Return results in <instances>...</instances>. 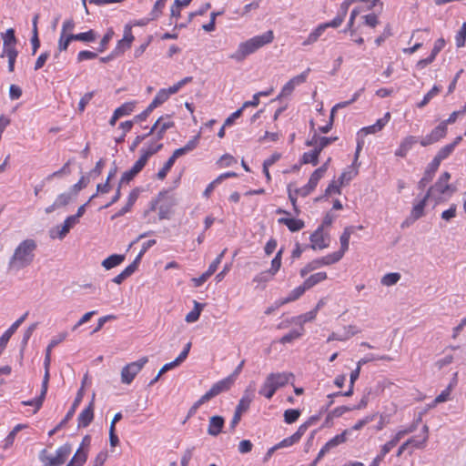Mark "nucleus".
Wrapping results in <instances>:
<instances>
[{
	"instance_id": "nucleus-18",
	"label": "nucleus",
	"mask_w": 466,
	"mask_h": 466,
	"mask_svg": "<svg viewBox=\"0 0 466 466\" xmlns=\"http://www.w3.org/2000/svg\"><path fill=\"white\" fill-rule=\"evenodd\" d=\"M418 143V138L414 136H408L404 137L399 148L395 151V156L400 157H405L408 152L412 148V147Z\"/></svg>"
},
{
	"instance_id": "nucleus-40",
	"label": "nucleus",
	"mask_w": 466,
	"mask_h": 466,
	"mask_svg": "<svg viewBox=\"0 0 466 466\" xmlns=\"http://www.w3.org/2000/svg\"><path fill=\"white\" fill-rule=\"evenodd\" d=\"M135 108V103L133 102H127L121 105L119 107H117L114 113L116 114V116H118V117H122L125 116H127L131 114V112Z\"/></svg>"
},
{
	"instance_id": "nucleus-57",
	"label": "nucleus",
	"mask_w": 466,
	"mask_h": 466,
	"mask_svg": "<svg viewBox=\"0 0 466 466\" xmlns=\"http://www.w3.org/2000/svg\"><path fill=\"white\" fill-rule=\"evenodd\" d=\"M316 153L317 152H313V151L305 152L302 157V162L304 164L310 163L313 166H317L319 163V157L316 155Z\"/></svg>"
},
{
	"instance_id": "nucleus-12",
	"label": "nucleus",
	"mask_w": 466,
	"mask_h": 466,
	"mask_svg": "<svg viewBox=\"0 0 466 466\" xmlns=\"http://www.w3.org/2000/svg\"><path fill=\"white\" fill-rule=\"evenodd\" d=\"M76 198V197H74L71 191L67 193H62L57 196L53 204L46 208L45 211L46 214L52 213L57 208L67 206Z\"/></svg>"
},
{
	"instance_id": "nucleus-25",
	"label": "nucleus",
	"mask_w": 466,
	"mask_h": 466,
	"mask_svg": "<svg viewBox=\"0 0 466 466\" xmlns=\"http://www.w3.org/2000/svg\"><path fill=\"white\" fill-rule=\"evenodd\" d=\"M430 197V194L426 193L423 198L413 207L410 214L413 221L419 219L424 215V208Z\"/></svg>"
},
{
	"instance_id": "nucleus-47",
	"label": "nucleus",
	"mask_w": 466,
	"mask_h": 466,
	"mask_svg": "<svg viewBox=\"0 0 466 466\" xmlns=\"http://www.w3.org/2000/svg\"><path fill=\"white\" fill-rule=\"evenodd\" d=\"M89 183V178L82 176L77 183L72 186L70 191L73 193L74 197H76L78 192L85 188Z\"/></svg>"
},
{
	"instance_id": "nucleus-8",
	"label": "nucleus",
	"mask_w": 466,
	"mask_h": 466,
	"mask_svg": "<svg viewBox=\"0 0 466 466\" xmlns=\"http://www.w3.org/2000/svg\"><path fill=\"white\" fill-rule=\"evenodd\" d=\"M82 397H83V390H82V389H80L76 394V397L71 408L67 411V414H66L65 418L56 426V428H54L52 431H49V433H48L49 436L54 435L57 431H59L60 429L65 427V425L68 422V420H70L73 418L77 406L79 405L80 401L82 400Z\"/></svg>"
},
{
	"instance_id": "nucleus-1",
	"label": "nucleus",
	"mask_w": 466,
	"mask_h": 466,
	"mask_svg": "<svg viewBox=\"0 0 466 466\" xmlns=\"http://www.w3.org/2000/svg\"><path fill=\"white\" fill-rule=\"evenodd\" d=\"M37 242L34 238H25L14 249L8 259L7 270L18 272L29 267L35 260Z\"/></svg>"
},
{
	"instance_id": "nucleus-41",
	"label": "nucleus",
	"mask_w": 466,
	"mask_h": 466,
	"mask_svg": "<svg viewBox=\"0 0 466 466\" xmlns=\"http://www.w3.org/2000/svg\"><path fill=\"white\" fill-rule=\"evenodd\" d=\"M18 52L16 49H8L6 51H3L1 56L4 57L5 56L8 58V71L14 72L15 70V59L17 57Z\"/></svg>"
},
{
	"instance_id": "nucleus-34",
	"label": "nucleus",
	"mask_w": 466,
	"mask_h": 466,
	"mask_svg": "<svg viewBox=\"0 0 466 466\" xmlns=\"http://www.w3.org/2000/svg\"><path fill=\"white\" fill-rule=\"evenodd\" d=\"M394 442H390V441L386 442L380 451V453L377 455V457L372 461L370 466H379L380 462L383 460L386 454H388L392 448H394Z\"/></svg>"
},
{
	"instance_id": "nucleus-63",
	"label": "nucleus",
	"mask_w": 466,
	"mask_h": 466,
	"mask_svg": "<svg viewBox=\"0 0 466 466\" xmlns=\"http://www.w3.org/2000/svg\"><path fill=\"white\" fill-rule=\"evenodd\" d=\"M95 95L94 91L86 93L80 99L78 104V110L83 112L86 106V105L90 102Z\"/></svg>"
},
{
	"instance_id": "nucleus-21",
	"label": "nucleus",
	"mask_w": 466,
	"mask_h": 466,
	"mask_svg": "<svg viewBox=\"0 0 466 466\" xmlns=\"http://www.w3.org/2000/svg\"><path fill=\"white\" fill-rule=\"evenodd\" d=\"M278 222L287 226L291 232H298L305 227L303 220L294 218H280L278 219Z\"/></svg>"
},
{
	"instance_id": "nucleus-39",
	"label": "nucleus",
	"mask_w": 466,
	"mask_h": 466,
	"mask_svg": "<svg viewBox=\"0 0 466 466\" xmlns=\"http://www.w3.org/2000/svg\"><path fill=\"white\" fill-rule=\"evenodd\" d=\"M276 391L277 390L273 387V385L267 379H265V381L260 387L258 393L269 400L274 396Z\"/></svg>"
},
{
	"instance_id": "nucleus-44",
	"label": "nucleus",
	"mask_w": 466,
	"mask_h": 466,
	"mask_svg": "<svg viewBox=\"0 0 466 466\" xmlns=\"http://www.w3.org/2000/svg\"><path fill=\"white\" fill-rule=\"evenodd\" d=\"M400 279V274L397 272L387 273L381 279V284L385 286H392Z\"/></svg>"
},
{
	"instance_id": "nucleus-27",
	"label": "nucleus",
	"mask_w": 466,
	"mask_h": 466,
	"mask_svg": "<svg viewBox=\"0 0 466 466\" xmlns=\"http://www.w3.org/2000/svg\"><path fill=\"white\" fill-rule=\"evenodd\" d=\"M72 451V447L69 443L60 446L56 451V459L59 461V466L65 463Z\"/></svg>"
},
{
	"instance_id": "nucleus-37",
	"label": "nucleus",
	"mask_w": 466,
	"mask_h": 466,
	"mask_svg": "<svg viewBox=\"0 0 466 466\" xmlns=\"http://www.w3.org/2000/svg\"><path fill=\"white\" fill-rule=\"evenodd\" d=\"M350 433V430H345L340 434L336 435L326 443L328 444V446L333 449L339 446V444L344 443L347 441V437Z\"/></svg>"
},
{
	"instance_id": "nucleus-16",
	"label": "nucleus",
	"mask_w": 466,
	"mask_h": 466,
	"mask_svg": "<svg viewBox=\"0 0 466 466\" xmlns=\"http://www.w3.org/2000/svg\"><path fill=\"white\" fill-rule=\"evenodd\" d=\"M28 315V312H25L24 315H22L18 319H16L11 327L5 331V333L0 337V349L3 350L6 347L10 338L12 335L16 331V329L19 328V326L25 320L26 317Z\"/></svg>"
},
{
	"instance_id": "nucleus-36",
	"label": "nucleus",
	"mask_w": 466,
	"mask_h": 466,
	"mask_svg": "<svg viewBox=\"0 0 466 466\" xmlns=\"http://www.w3.org/2000/svg\"><path fill=\"white\" fill-rule=\"evenodd\" d=\"M74 41H82V42H93L96 38V35L94 30L90 29L87 32L79 33V34H72V37Z\"/></svg>"
},
{
	"instance_id": "nucleus-56",
	"label": "nucleus",
	"mask_w": 466,
	"mask_h": 466,
	"mask_svg": "<svg viewBox=\"0 0 466 466\" xmlns=\"http://www.w3.org/2000/svg\"><path fill=\"white\" fill-rule=\"evenodd\" d=\"M227 251V248H225L214 260L213 262L209 265L208 270L206 271L208 274H209L210 276L213 275L218 265L220 264L225 253Z\"/></svg>"
},
{
	"instance_id": "nucleus-26",
	"label": "nucleus",
	"mask_w": 466,
	"mask_h": 466,
	"mask_svg": "<svg viewBox=\"0 0 466 466\" xmlns=\"http://www.w3.org/2000/svg\"><path fill=\"white\" fill-rule=\"evenodd\" d=\"M87 460V451H82V448H78L66 466H83Z\"/></svg>"
},
{
	"instance_id": "nucleus-31",
	"label": "nucleus",
	"mask_w": 466,
	"mask_h": 466,
	"mask_svg": "<svg viewBox=\"0 0 466 466\" xmlns=\"http://www.w3.org/2000/svg\"><path fill=\"white\" fill-rule=\"evenodd\" d=\"M39 460L44 466H59V461H56V456L49 454L46 449L39 452Z\"/></svg>"
},
{
	"instance_id": "nucleus-13",
	"label": "nucleus",
	"mask_w": 466,
	"mask_h": 466,
	"mask_svg": "<svg viewBox=\"0 0 466 466\" xmlns=\"http://www.w3.org/2000/svg\"><path fill=\"white\" fill-rule=\"evenodd\" d=\"M462 140V137L459 136L457 137L454 141L452 143H450L444 147H442L439 151L438 153L436 154V156L434 157V158L432 159V161L436 164H438L439 166L441 165V162L444 159H446L452 152L453 150L455 149L456 146Z\"/></svg>"
},
{
	"instance_id": "nucleus-30",
	"label": "nucleus",
	"mask_w": 466,
	"mask_h": 466,
	"mask_svg": "<svg viewBox=\"0 0 466 466\" xmlns=\"http://www.w3.org/2000/svg\"><path fill=\"white\" fill-rule=\"evenodd\" d=\"M326 279H327L326 272H318V273L312 274L308 279H306L305 281L303 282V284L305 285V287L308 289H309L312 287H314L315 285H317L318 283L325 280Z\"/></svg>"
},
{
	"instance_id": "nucleus-3",
	"label": "nucleus",
	"mask_w": 466,
	"mask_h": 466,
	"mask_svg": "<svg viewBox=\"0 0 466 466\" xmlns=\"http://www.w3.org/2000/svg\"><path fill=\"white\" fill-rule=\"evenodd\" d=\"M147 361V357H142L138 360L124 366L121 370V382L124 384H130Z\"/></svg>"
},
{
	"instance_id": "nucleus-24",
	"label": "nucleus",
	"mask_w": 466,
	"mask_h": 466,
	"mask_svg": "<svg viewBox=\"0 0 466 466\" xmlns=\"http://www.w3.org/2000/svg\"><path fill=\"white\" fill-rule=\"evenodd\" d=\"M126 258V256L125 255H121V254H113V255H110L109 257H107L106 258H105L101 265L106 268V269H111L118 265H120Z\"/></svg>"
},
{
	"instance_id": "nucleus-52",
	"label": "nucleus",
	"mask_w": 466,
	"mask_h": 466,
	"mask_svg": "<svg viewBox=\"0 0 466 466\" xmlns=\"http://www.w3.org/2000/svg\"><path fill=\"white\" fill-rule=\"evenodd\" d=\"M350 235H351L350 228H346L344 229L343 233L341 234L340 238H339V240H340V249L345 251V252L349 249V242H350Z\"/></svg>"
},
{
	"instance_id": "nucleus-53",
	"label": "nucleus",
	"mask_w": 466,
	"mask_h": 466,
	"mask_svg": "<svg viewBox=\"0 0 466 466\" xmlns=\"http://www.w3.org/2000/svg\"><path fill=\"white\" fill-rule=\"evenodd\" d=\"M174 163L175 161L173 160V158L169 157L164 164L163 167L157 172V177L160 180H163L167 177L168 171L173 167Z\"/></svg>"
},
{
	"instance_id": "nucleus-22",
	"label": "nucleus",
	"mask_w": 466,
	"mask_h": 466,
	"mask_svg": "<svg viewBox=\"0 0 466 466\" xmlns=\"http://www.w3.org/2000/svg\"><path fill=\"white\" fill-rule=\"evenodd\" d=\"M234 382L232 381L231 378H225L218 382H216L210 389L209 392L213 397H216L217 395L220 394L223 391H227L230 389Z\"/></svg>"
},
{
	"instance_id": "nucleus-59",
	"label": "nucleus",
	"mask_w": 466,
	"mask_h": 466,
	"mask_svg": "<svg viewBox=\"0 0 466 466\" xmlns=\"http://www.w3.org/2000/svg\"><path fill=\"white\" fill-rule=\"evenodd\" d=\"M359 14H360V9L358 7L354 8L351 11L350 19H349V22L347 25V28L344 30V32L350 31V35H353V34L355 33V30L353 29V25H354V21H355L356 17L359 15Z\"/></svg>"
},
{
	"instance_id": "nucleus-17",
	"label": "nucleus",
	"mask_w": 466,
	"mask_h": 466,
	"mask_svg": "<svg viewBox=\"0 0 466 466\" xmlns=\"http://www.w3.org/2000/svg\"><path fill=\"white\" fill-rule=\"evenodd\" d=\"M290 378H293L292 373L277 372L268 374L266 379L273 385L276 390H278L281 387H284L289 382Z\"/></svg>"
},
{
	"instance_id": "nucleus-38",
	"label": "nucleus",
	"mask_w": 466,
	"mask_h": 466,
	"mask_svg": "<svg viewBox=\"0 0 466 466\" xmlns=\"http://www.w3.org/2000/svg\"><path fill=\"white\" fill-rule=\"evenodd\" d=\"M441 90L439 86H433V87L424 96L423 99L417 104L419 108H422L429 104V102L436 96Z\"/></svg>"
},
{
	"instance_id": "nucleus-7",
	"label": "nucleus",
	"mask_w": 466,
	"mask_h": 466,
	"mask_svg": "<svg viewBox=\"0 0 466 466\" xmlns=\"http://www.w3.org/2000/svg\"><path fill=\"white\" fill-rule=\"evenodd\" d=\"M326 238L329 239V236L323 233V226H319L309 237L311 244L309 246L312 249H324L329 247V243L326 242Z\"/></svg>"
},
{
	"instance_id": "nucleus-62",
	"label": "nucleus",
	"mask_w": 466,
	"mask_h": 466,
	"mask_svg": "<svg viewBox=\"0 0 466 466\" xmlns=\"http://www.w3.org/2000/svg\"><path fill=\"white\" fill-rule=\"evenodd\" d=\"M274 276L271 273H269L268 270H266V271H262L259 274H258L257 276H255V278L253 279V281L257 282L258 284H260V283L266 284Z\"/></svg>"
},
{
	"instance_id": "nucleus-29",
	"label": "nucleus",
	"mask_w": 466,
	"mask_h": 466,
	"mask_svg": "<svg viewBox=\"0 0 466 466\" xmlns=\"http://www.w3.org/2000/svg\"><path fill=\"white\" fill-rule=\"evenodd\" d=\"M308 289L305 287L304 284L295 288L293 290H291V292L289 294V296L287 298H285L284 299H282L280 301V305H284L286 303H289V302H291V301H294L296 299H298L299 298H300L304 292L307 290Z\"/></svg>"
},
{
	"instance_id": "nucleus-11",
	"label": "nucleus",
	"mask_w": 466,
	"mask_h": 466,
	"mask_svg": "<svg viewBox=\"0 0 466 466\" xmlns=\"http://www.w3.org/2000/svg\"><path fill=\"white\" fill-rule=\"evenodd\" d=\"M147 162L141 157L136 161L134 166L127 171H125L119 180L120 185L127 184L144 168Z\"/></svg>"
},
{
	"instance_id": "nucleus-35",
	"label": "nucleus",
	"mask_w": 466,
	"mask_h": 466,
	"mask_svg": "<svg viewBox=\"0 0 466 466\" xmlns=\"http://www.w3.org/2000/svg\"><path fill=\"white\" fill-rule=\"evenodd\" d=\"M303 327H300L299 329H292L279 339V342L281 344L290 343L294 339H297L302 336L303 333Z\"/></svg>"
},
{
	"instance_id": "nucleus-50",
	"label": "nucleus",
	"mask_w": 466,
	"mask_h": 466,
	"mask_svg": "<svg viewBox=\"0 0 466 466\" xmlns=\"http://www.w3.org/2000/svg\"><path fill=\"white\" fill-rule=\"evenodd\" d=\"M320 267H321V265L319 263V258L314 259V260L309 262L304 268H302L300 269V276L302 278H304L307 274H309V272H311Z\"/></svg>"
},
{
	"instance_id": "nucleus-55",
	"label": "nucleus",
	"mask_w": 466,
	"mask_h": 466,
	"mask_svg": "<svg viewBox=\"0 0 466 466\" xmlns=\"http://www.w3.org/2000/svg\"><path fill=\"white\" fill-rule=\"evenodd\" d=\"M36 327H37V323H33L25 331V333L23 335L22 341H21V350H24V349L27 345L28 340L31 338V336H32L33 332L35 331V329H36Z\"/></svg>"
},
{
	"instance_id": "nucleus-2",
	"label": "nucleus",
	"mask_w": 466,
	"mask_h": 466,
	"mask_svg": "<svg viewBox=\"0 0 466 466\" xmlns=\"http://www.w3.org/2000/svg\"><path fill=\"white\" fill-rule=\"evenodd\" d=\"M273 40L272 31H268L260 35H256L246 42L238 45V49L229 56V58L242 62L248 56L253 54L260 47L271 43Z\"/></svg>"
},
{
	"instance_id": "nucleus-10",
	"label": "nucleus",
	"mask_w": 466,
	"mask_h": 466,
	"mask_svg": "<svg viewBox=\"0 0 466 466\" xmlns=\"http://www.w3.org/2000/svg\"><path fill=\"white\" fill-rule=\"evenodd\" d=\"M76 223H78V221L75 217H67L61 228L57 227L56 229L53 228L50 230V237L52 238H58L59 239H63Z\"/></svg>"
},
{
	"instance_id": "nucleus-19",
	"label": "nucleus",
	"mask_w": 466,
	"mask_h": 466,
	"mask_svg": "<svg viewBox=\"0 0 466 466\" xmlns=\"http://www.w3.org/2000/svg\"><path fill=\"white\" fill-rule=\"evenodd\" d=\"M439 165L431 161L428 167H426V170L423 174V177L418 183V187L420 189H424V187L432 180L436 171L439 168Z\"/></svg>"
},
{
	"instance_id": "nucleus-43",
	"label": "nucleus",
	"mask_w": 466,
	"mask_h": 466,
	"mask_svg": "<svg viewBox=\"0 0 466 466\" xmlns=\"http://www.w3.org/2000/svg\"><path fill=\"white\" fill-rule=\"evenodd\" d=\"M300 416V410L297 409L286 410L284 412V420L288 424L294 423Z\"/></svg>"
},
{
	"instance_id": "nucleus-58",
	"label": "nucleus",
	"mask_w": 466,
	"mask_h": 466,
	"mask_svg": "<svg viewBox=\"0 0 466 466\" xmlns=\"http://www.w3.org/2000/svg\"><path fill=\"white\" fill-rule=\"evenodd\" d=\"M409 445H413L416 448H420V443L414 438H410L399 447L397 456H401V454L404 452V451L408 448Z\"/></svg>"
},
{
	"instance_id": "nucleus-54",
	"label": "nucleus",
	"mask_w": 466,
	"mask_h": 466,
	"mask_svg": "<svg viewBox=\"0 0 466 466\" xmlns=\"http://www.w3.org/2000/svg\"><path fill=\"white\" fill-rule=\"evenodd\" d=\"M358 332H359V330L350 331L349 333H343V334H339L338 332H332L329 336L328 341H331V340H339V341L346 340V339H350L351 336L357 334Z\"/></svg>"
},
{
	"instance_id": "nucleus-32",
	"label": "nucleus",
	"mask_w": 466,
	"mask_h": 466,
	"mask_svg": "<svg viewBox=\"0 0 466 466\" xmlns=\"http://www.w3.org/2000/svg\"><path fill=\"white\" fill-rule=\"evenodd\" d=\"M27 425L25 424H17L16 426L14 427V429L9 432V434L6 436L5 440V444L3 446V448L5 450L8 449L9 447H11L14 443V441L15 439V436L16 434L23 429L26 428Z\"/></svg>"
},
{
	"instance_id": "nucleus-49",
	"label": "nucleus",
	"mask_w": 466,
	"mask_h": 466,
	"mask_svg": "<svg viewBox=\"0 0 466 466\" xmlns=\"http://www.w3.org/2000/svg\"><path fill=\"white\" fill-rule=\"evenodd\" d=\"M72 37V34L69 33L67 35H63L60 34V37L58 40L57 49L59 52L66 51L69 46V44L74 41Z\"/></svg>"
},
{
	"instance_id": "nucleus-48",
	"label": "nucleus",
	"mask_w": 466,
	"mask_h": 466,
	"mask_svg": "<svg viewBox=\"0 0 466 466\" xmlns=\"http://www.w3.org/2000/svg\"><path fill=\"white\" fill-rule=\"evenodd\" d=\"M166 3L162 0H157L152 10L150 13V19L149 20H156L157 19L160 15L162 14V10L165 7Z\"/></svg>"
},
{
	"instance_id": "nucleus-5",
	"label": "nucleus",
	"mask_w": 466,
	"mask_h": 466,
	"mask_svg": "<svg viewBox=\"0 0 466 466\" xmlns=\"http://www.w3.org/2000/svg\"><path fill=\"white\" fill-rule=\"evenodd\" d=\"M309 70L310 69L308 68L306 71L302 72L300 75L292 77L288 83H286L282 87L279 95L276 97V100H279L283 97L290 96L294 91L296 86H299L306 82Z\"/></svg>"
},
{
	"instance_id": "nucleus-9",
	"label": "nucleus",
	"mask_w": 466,
	"mask_h": 466,
	"mask_svg": "<svg viewBox=\"0 0 466 466\" xmlns=\"http://www.w3.org/2000/svg\"><path fill=\"white\" fill-rule=\"evenodd\" d=\"M451 178V174L448 171L443 172L436 183L430 187L427 193L431 196L434 192H438L440 194H445L448 192V190L451 187V185L448 183V181Z\"/></svg>"
},
{
	"instance_id": "nucleus-14",
	"label": "nucleus",
	"mask_w": 466,
	"mask_h": 466,
	"mask_svg": "<svg viewBox=\"0 0 466 466\" xmlns=\"http://www.w3.org/2000/svg\"><path fill=\"white\" fill-rule=\"evenodd\" d=\"M94 399L95 395H93V398L89 402L88 406L84 410H82V412L78 415V428H86L92 422L94 419Z\"/></svg>"
},
{
	"instance_id": "nucleus-46",
	"label": "nucleus",
	"mask_w": 466,
	"mask_h": 466,
	"mask_svg": "<svg viewBox=\"0 0 466 466\" xmlns=\"http://www.w3.org/2000/svg\"><path fill=\"white\" fill-rule=\"evenodd\" d=\"M323 176V168H317L309 177V180L308 182L309 187L315 189L319 181L321 179Z\"/></svg>"
},
{
	"instance_id": "nucleus-23",
	"label": "nucleus",
	"mask_w": 466,
	"mask_h": 466,
	"mask_svg": "<svg viewBox=\"0 0 466 466\" xmlns=\"http://www.w3.org/2000/svg\"><path fill=\"white\" fill-rule=\"evenodd\" d=\"M1 36L3 39V51L15 49L16 37L13 28H8L5 33L1 34Z\"/></svg>"
},
{
	"instance_id": "nucleus-64",
	"label": "nucleus",
	"mask_w": 466,
	"mask_h": 466,
	"mask_svg": "<svg viewBox=\"0 0 466 466\" xmlns=\"http://www.w3.org/2000/svg\"><path fill=\"white\" fill-rule=\"evenodd\" d=\"M97 57V54L92 51L84 50L80 51L77 55V62H83L85 60L95 59Z\"/></svg>"
},
{
	"instance_id": "nucleus-6",
	"label": "nucleus",
	"mask_w": 466,
	"mask_h": 466,
	"mask_svg": "<svg viewBox=\"0 0 466 466\" xmlns=\"http://www.w3.org/2000/svg\"><path fill=\"white\" fill-rule=\"evenodd\" d=\"M446 134L447 127L441 122L429 135L422 137L420 143L422 147H428L445 137Z\"/></svg>"
},
{
	"instance_id": "nucleus-51",
	"label": "nucleus",
	"mask_w": 466,
	"mask_h": 466,
	"mask_svg": "<svg viewBox=\"0 0 466 466\" xmlns=\"http://www.w3.org/2000/svg\"><path fill=\"white\" fill-rule=\"evenodd\" d=\"M174 122L173 121H168V122H164V123H160V125L158 126L157 129V133H156V139L157 140H161L163 137H164V135L166 133V131L171 127H174Z\"/></svg>"
},
{
	"instance_id": "nucleus-42",
	"label": "nucleus",
	"mask_w": 466,
	"mask_h": 466,
	"mask_svg": "<svg viewBox=\"0 0 466 466\" xmlns=\"http://www.w3.org/2000/svg\"><path fill=\"white\" fill-rule=\"evenodd\" d=\"M45 399H46V394H44L43 392H40V395L37 398L33 399L31 400H24V401H22V404L25 406H34L35 407L34 413H35L42 407Z\"/></svg>"
},
{
	"instance_id": "nucleus-33",
	"label": "nucleus",
	"mask_w": 466,
	"mask_h": 466,
	"mask_svg": "<svg viewBox=\"0 0 466 466\" xmlns=\"http://www.w3.org/2000/svg\"><path fill=\"white\" fill-rule=\"evenodd\" d=\"M325 28L322 24L319 25L307 37V39L302 43L303 46H309L318 41L320 35L324 33Z\"/></svg>"
},
{
	"instance_id": "nucleus-61",
	"label": "nucleus",
	"mask_w": 466,
	"mask_h": 466,
	"mask_svg": "<svg viewBox=\"0 0 466 466\" xmlns=\"http://www.w3.org/2000/svg\"><path fill=\"white\" fill-rule=\"evenodd\" d=\"M357 174V172H353L350 170H345L341 173L339 177V185L341 187L347 183H349Z\"/></svg>"
},
{
	"instance_id": "nucleus-45",
	"label": "nucleus",
	"mask_w": 466,
	"mask_h": 466,
	"mask_svg": "<svg viewBox=\"0 0 466 466\" xmlns=\"http://www.w3.org/2000/svg\"><path fill=\"white\" fill-rule=\"evenodd\" d=\"M376 360H391V358L390 356H387V355L376 356V355H373V354H370V355L360 359L358 361L357 366L361 368L362 365H364V364H366L368 362Z\"/></svg>"
},
{
	"instance_id": "nucleus-20",
	"label": "nucleus",
	"mask_w": 466,
	"mask_h": 466,
	"mask_svg": "<svg viewBox=\"0 0 466 466\" xmlns=\"http://www.w3.org/2000/svg\"><path fill=\"white\" fill-rule=\"evenodd\" d=\"M137 198H138V189L135 188L129 193L127 204L124 205V207L118 212H116L115 215H113L111 217V219L114 220L116 218L124 216L126 213H127L131 209V208L133 207L135 202L137 201Z\"/></svg>"
},
{
	"instance_id": "nucleus-4",
	"label": "nucleus",
	"mask_w": 466,
	"mask_h": 466,
	"mask_svg": "<svg viewBox=\"0 0 466 466\" xmlns=\"http://www.w3.org/2000/svg\"><path fill=\"white\" fill-rule=\"evenodd\" d=\"M177 204V198L167 191V195L160 201L158 207V219H169L173 212V208Z\"/></svg>"
},
{
	"instance_id": "nucleus-60",
	"label": "nucleus",
	"mask_w": 466,
	"mask_h": 466,
	"mask_svg": "<svg viewBox=\"0 0 466 466\" xmlns=\"http://www.w3.org/2000/svg\"><path fill=\"white\" fill-rule=\"evenodd\" d=\"M466 41V24L463 23L461 28L458 32L456 35V46L458 47H462L465 46Z\"/></svg>"
},
{
	"instance_id": "nucleus-28",
	"label": "nucleus",
	"mask_w": 466,
	"mask_h": 466,
	"mask_svg": "<svg viewBox=\"0 0 466 466\" xmlns=\"http://www.w3.org/2000/svg\"><path fill=\"white\" fill-rule=\"evenodd\" d=\"M163 148V144H155L154 142H151L147 148H142L140 150L141 152V157L144 158V160L147 163V160L150 157L157 154L158 151H160Z\"/></svg>"
},
{
	"instance_id": "nucleus-15",
	"label": "nucleus",
	"mask_w": 466,
	"mask_h": 466,
	"mask_svg": "<svg viewBox=\"0 0 466 466\" xmlns=\"http://www.w3.org/2000/svg\"><path fill=\"white\" fill-rule=\"evenodd\" d=\"M225 420L220 415H214L209 418L207 432L209 436H218L224 428Z\"/></svg>"
}]
</instances>
